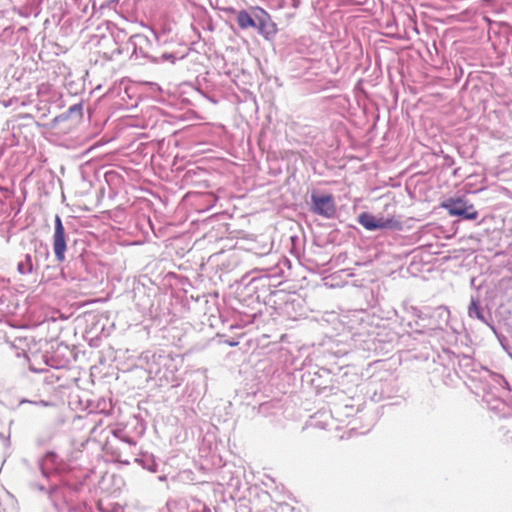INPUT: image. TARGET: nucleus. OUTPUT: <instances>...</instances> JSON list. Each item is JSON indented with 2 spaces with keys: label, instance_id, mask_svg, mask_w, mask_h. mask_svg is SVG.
Returning <instances> with one entry per match:
<instances>
[{
  "label": "nucleus",
  "instance_id": "1",
  "mask_svg": "<svg viewBox=\"0 0 512 512\" xmlns=\"http://www.w3.org/2000/svg\"><path fill=\"white\" fill-rule=\"evenodd\" d=\"M441 206L452 216H461L468 220H474L478 216L474 206L461 198L448 199Z\"/></svg>",
  "mask_w": 512,
  "mask_h": 512
},
{
  "label": "nucleus",
  "instance_id": "2",
  "mask_svg": "<svg viewBox=\"0 0 512 512\" xmlns=\"http://www.w3.org/2000/svg\"><path fill=\"white\" fill-rule=\"evenodd\" d=\"M253 12L259 33L266 40H272L278 32L277 25L271 20L270 15L264 9L256 7L253 9Z\"/></svg>",
  "mask_w": 512,
  "mask_h": 512
},
{
  "label": "nucleus",
  "instance_id": "3",
  "mask_svg": "<svg viewBox=\"0 0 512 512\" xmlns=\"http://www.w3.org/2000/svg\"><path fill=\"white\" fill-rule=\"evenodd\" d=\"M313 211L323 217L330 218L336 211V206L331 195H312Z\"/></svg>",
  "mask_w": 512,
  "mask_h": 512
},
{
  "label": "nucleus",
  "instance_id": "4",
  "mask_svg": "<svg viewBox=\"0 0 512 512\" xmlns=\"http://www.w3.org/2000/svg\"><path fill=\"white\" fill-rule=\"evenodd\" d=\"M359 223L367 230L373 231L377 229H385L397 226V222L393 219L378 220L369 213H361L358 217Z\"/></svg>",
  "mask_w": 512,
  "mask_h": 512
},
{
  "label": "nucleus",
  "instance_id": "5",
  "mask_svg": "<svg viewBox=\"0 0 512 512\" xmlns=\"http://www.w3.org/2000/svg\"><path fill=\"white\" fill-rule=\"evenodd\" d=\"M66 241L62 221L59 216L55 217L54 252L59 261L65 258Z\"/></svg>",
  "mask_w": 512,
  "mask_h": 512
},
{
  "label": "nucleus",
  "instance_id": "6",
  "mask_svg": "<svg viewBox=\"0 0 512 512\" xmlns=\"http://www.w3.org/2000/svg\"><path fill=\"white\" fill-rule=\"evenodd\" d=\"M237 21L242 29L256 27V22L252 16L245 10L240 11L237 14Z\"/></svg>",
  "mask_w": 512,
  "mask_h": 512
},
{
  "label": "nucleus",
  "instance_id": "7",
  "mask_svg": "<svg viewBox=\"0 0 512 512\" xmlns=\"http://www.w3.org/2000/svg\"><path fill=\"white\" fill-rule=\"evenodd\" d=\"M18 271L22 274L24 273L23 266L21 264L18 265Z\"/></svg>",
  "mask_w": 512,
  "mask_h": 512
}]
</instances>
